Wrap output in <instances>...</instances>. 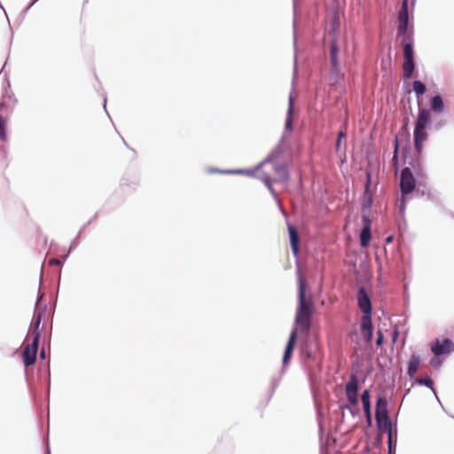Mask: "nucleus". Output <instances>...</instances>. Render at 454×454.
<instances>
[{
	"mask_svg": "<svg viewBox=\"0 0 454 454\" xmlns=\"http://www.w3.org/2000/svg\"><path fill=\"white\" fill-rule=\"evenodd\" d=\"M36 0H34V2H35Z\"/></svg>",
	"mask_w": 454,
	"mask_h": 454,
	"instance_id": "72a5a7b5",
	"label": "nucleus"
},
{
	"mask_svg": "<svg viewBox=\"0 0 454 454\" xmlns=\"http://www.w3.org/2000/svg\"><path fill=\"white\" fill-rule=\"evenodd\" d=\"M338 52L339 47L336 41H333L331 43L330 54L333 67L335 68L338 66Z\"/></svg>",
	"mask_w": 454,
	"mask_h": 454,
	"instance_id": "6ab92c4d",
	"label": "nucleus"
},
{
	"mask_svg": "<svg viewBox=\"0 0 454 454\" xmlns=\"http://www.w3.org/2000/svg\"><path fill=\"white\" fill-rule=\"evenodd\" d=\"M314 313V304L311 298L306 297V286L301 277L299 278L298 307L295 314V327L297 333H307L311 327V319Z\"/></svg>",
	"mask_w": 454,
	"mask_h": 454,
	"instance_id": "7ed1b4c3",
	"label": "nucleus"
},
{
	"mask_svg": "<svg viewBox=\"0 0 454 454\" xmlns=\"http://www.w3.org/2000/svg\"><path fill=\"white\" fill-rule=\"evenodd\" d=\"M361 334L367 343L372 340L373 326L372 317H362L360 322Z\"/></svg>",
	"mask_w": 454,
	"mask_h": 454,
	"instance_id": "9b49d317",
	"label": "nucleus"
},
{
	"mask_svg": "<svg viewBox=\"0 0 454 454\" xmlns=\"http://www.w3.org/2000/svg\"><path fill=\"white\" fill-rule=\"evenodd\" d=\"M391 450H392L391 440H389V452H391Z\"/></svg>",
	"mask_w": 454,
	"mask_h": 454,
	"instance_id": "2f4dec72",
	"label": "nucleus"
},
{
	"mask_svg": "<svg viewBox=\"0 0 454 454\" xmlns=\"http://www.w3.org/2000/svg\"><path fill=\"white\" fill-rule=\"evenodd\" d=\"M40 356H41L43 359L45 357V352H44V350H43V349L40 352Z\"/></svg>",
	"mask_w": 454,
	"mask_h": 454,
	"instance_id": "c85d7f7f",
	"label": "nucleus"
},
{
	"mask_svg": "<svg viewBox=\"0 0 454 454\" xmlns=\"http://www.w3.org/2000/svg\"><path fill=\"white\" fill-rule=\"evenodd\" d=\"M357 304L363 312L362 317H372V302L364 287H361L357 293Z\"/></svg>",
	"mask_w": 454,
	"mask_h": 454,
	"instance_id": "6e6552de",
	"label": "nucleus"
},
{
	"mask_svg": "<svg viewBox=\"0 0 454 454\" xmlns=\"http://www.w3.org/2000/svg\"><path fill=\"white\" fill-rule=\"evenodd\" d=\"M430 107L435 113H442L444 110V103L441 96L436 95L431 98Z\"/></svg>",
	"mask_w": 454,
	"mask_h": 454,
	"instance_id": "dca6fc26",
	"label": "nucleus"
},
{
	"mask_svg": "<svg viewBox=\"0 0 454 454\" xmlns=\"http://www.w3.org/2000/svg\"><path fill=\"white\" fill-rule=\"evenodd\" d=\"M365 224L361 231L360 234V244L362 247H367L369 245V242L371 240L372 235H371V224L370 222L364 218Z\"/></svg>",
	"mask_w": 454,
	"mask_h": 454,
	"instance_id": "2eb2a0df",
	"label": "nucleus"
},
{
	"mask_svg": "<svg viewBox=\"0 0 454 454\" xmlns=\"http://www.w3.org/2000/svg\"><path fill=\"white\" fill-rule=\"evenodd\" d=\"M346 396L349 403L356 406L358 403V380L355 374H352L345 387Z\"/></svg>",
	"mask_w": 454,
	"mask_h": 454,
	"instance_id": "0eeeda50",
	"label": "nucleus"
},
{
	"mask_svg": "<svg viewBox=\"0 0 454 454\" xmlns=\"http://www.w3.org/2000/svg\"><path fill=\"white\" fill-rule=\"evenodd\" d=\"M6 138V120L0 115V139L5 141Z\"/></svg>",
	"mask_w": 454,
	"mask_h": 454,
	"instance_id": "5701e85b",
	"label": "nucleus"
},
{
	"mask_svg": "<svg viewBox=\"0 0 454 454\" xmlns=\"http://www.w3.org/2000/svg\"><path fill=\"white\" fill-rule=\"evenodd\" d=\"M396 336H397V332L395 333L393 341H395Z\"/></svg>",
	"mask_w": 454,
	"mask_h": 454,
	"instance_id": "7c9ffc66",
	"label": "nucleus"
},
{
	"mask_svg": "<svg viewBox=\"0 0 454 454\" xmlns=\"http://www.w3.org/2000/svg\"><path fill=\"white\" fill-rule=\"evenodd\" d=\"M415 382L419 385H425L427 386V387L431 388L432 390H434V381L432 380L431 378L429 377H426V378H416L415 379Z\"/></svg>",
	"mask_w": 454,
	"mask_h": 454,
	"instance_id": "4be33fe9",
	"label": "nucleus"
},
{
	"mask_svg": "<svg viewBox=\"0 0 454 454\" xmlns=\"http://www.w3.org/2000/svg\"><path fill=\"white\" fill-rule=\"evenodd\" d=\"M431 350L437 356L449 354L454 350V343L450 339H444L442 342L437 340L431 344Z\"/></svg>",
	"mask_w": 454,
	"mask_h": 454,
	"instance_id": "9d476101",
	"label": "nucleus"
},
{
	"mask_svg": "<svg viewBox=\"0 0 454 454\" xmlns=\"http://www.w3.org/2000/svg\"><path fill=\"white\" fill-rule=\"evenodd\" d=\"M430 111L427 108H419L413 131L414 147L417 156L413 159L404 155V163H407L409 167H405L401 171L400 176V191L402 196L400 199L399 207L401 212L404 211L405 209L407 200L406 196L411 193L415 189L416 182L412 174V170L418 176H420L423 172L420 155L424 149V144L428 137V134L426 129L430 123Z\"/></svg>",
	"mask_w": 454,
	"mask_h": 454,
	"instance_id": "f257e3e1",
	"label": "nucleus"
},
{
	"mask_svg": "<svg viewBox=\"0 0 454 454\" xmlns=\"http://www.w3.org/2000/svg\"><path fill=\"white\" fill-rule=\"evenodd\" d=\"M294 110V102L293 97L290 96L287 117H286V129H288V130L292 129Z\"/></svg>",
	"mask_w": 454,
	"mask_h": 454,
	"instance_id": "a211bd4d",
	"label": "nucleus"
},
{
	"mask_svg": "<svg viewBox=\"0 0 454 454\" xmlns=\"http://www.w3.org/2000/svg\"><path fill=\"white\" fill-rule=\"evenodd\" d=\"M444 124H445V122H444V121H443V122H439V123L437 124V127H438V128H440V127H442V125H444Z\"/></svg>",
	"mask_w": 454,
	"mask_h": 454,
	"instance_id": "c756f323",
	"label": "nucleus"
},
{
	"mask_svg": "<svg viewBox=\"0 0 454 454\" xmlns=\"http://www.w3.org/2000/svg\"><path fill=\"white\" fill-rule=\"evenodd\" d=\"M412 88L418 98H419V97L422 96L427 90L426 85L420 81H414L412 83ZM418 103H420L419 99H418Z\"/></svg>",
	"mask_w": 454,
	"mask_h": 454,
	"instance_id": "412c9836",
	"label": "nucleus"
},
{
	"mask_svg": "<svg viewBox=\"0 0 454 454\" xmlns=\"http://www.w3.org/2000/svg\"><path fill=\"white\" fill-rule=\"evenodd\" d=\"M384 336L381 331H378L377 333V340H376V345L381 346L383 343Z\"/></svg>",
	"mask_w": 454,
	"mask_h": 454,
	"instance_id": "a878e982",
	"label": "nucleus"
},
{
	"mask_svg": "<svg viewBox=\"0 0 454 454\" xmlns=\"http://www.w3.org/2000/svg\"><path fill=\"white\" fill-rule=\"evenodd\" d=\"M364 414H365V417H366L368 424L371 425L372 424V413H371V411H369L368 413H364Z\"/></svg>",
	"mask_w": 454,
	"mask_h": 454,
	"instance_id": "cd10ccee",
	"label": "nucleus"
},
{
	"mask_svg": "<svg viewBox=\"0 0 454 454\" xmlns=\"http://www.w3.org/2000/svg\"><path fill=\"white\" fill-rule=\"evenodd\" d=\"M28 337L26 339V344L22 351V361L26 367L31 366L35 363L36 356L38 352L39 340L37 336L32 338V342L29 343Z\"/></svg>",
	"mask_w": 454,
	"mask_h": 454,
	"instance_id": "423d86ee",
	"label": "nucleus"
},
{
	"mask_svg": "<svg viewBox=\"0 0 454 454\" xmlns=\"http://www.w3.org/2000/svg\"><path fill=\"white\" fill-rule=\"evenodd\" d=\"M387 242H391V241H392V237H388V238L387 239Z\"/></svg>",
	"mask_w": 454,
	"mask_h": 454,
	"instance_id": "473e14b6",
	"label": "nucleus"
},
{
	"mask_svg": "<svg viewBox=\"0 0 454 454\" xmlns=\"http://www.w3.org/2000/svg\"><path fill=\"white\" fill-rule=\"evenodd\" d=\"M361 401H362L364 413H368L369 411H371V401H370L369 390L366 389L362 393Z\"/></svg>",
	"mask_w": 454,
	"mask_h": 454,
	"instance_id": "aec40b11",
	"label": "nucleus"
},
{
	"mask_svg": "<svg viewBox=\"0 0 454 454\" xmlns=\"http://www.w3.org/2000/svg\"><path fill=\"white\" fill-rule=\"evenodd\" d=\"M296 340H297V331L293 330L291 332L287 345L286 347L284 357H283V363L285 364L288 363V361L293 354V351L295 347Z\"/></svg>",
	"mask_w": 454,
	"mask_h": 454,
	"instance_id": "f8f14e48",
	"label": "nucleus"
},
{
	"mask_svg": "<svg viewBox=\"0 0 454 454\" xmlns=\"http://www.w3.org/2000/svg\"><path fill=\"white\" fill-rule=\"evenodd\" d=\"M345 137H346V133L344 131L339 132L337 141H336V149L337 150L340 149L341 139Z\"/></svg>",
	"mask_w": 454,
	"mask_h": 454,
	"instance_id": "393cba45",
	"label": "nucleus"
},
{
	"mask_svg": "<svg viewBox=\"0 0 454 454\" xmlns=\"http://www.w3.org/2000/svg\"><path fill=\"white\" fill-rule=\"evenodd\" d=\"M375 417L380 429L391 430L392 424L387 411V400L384 396H380L377 400Z\"/></svg>",
	"mask_w": 454,
	"mask_h": 454,
	"instance_id": "39448f33",
	"label": "nucleus"
},
{
	"mask_svg": "<svg viewBox=\"0 0 454 454\" xmlns=\"http://www.w3.org/2000/svg\"><path fill=\"white\" fill-rule=\"evenodd\" d=\"M421 364V359L419 355L412 354L408 362L407 374L410 378H414Z\"/></svg>",
	"mask_w": 454,
	"mask_h": 454,
	"instance_id": "ddd939ff",
	"label": "nucleus"
},
{
	"mask_svg": "<svg viewBox=\"0 0 454 454\" xmlns=\"http://www.w3.org/2000/svg\"><path fill=\"white\" fill-rule=\"evenodd\" d=\"M408 22H409V14H408V2L407 0H403L402 4L401 10L398 13V35H404L408 31Z\"/></svg>",
	"mask_w": 454,
	"mask_h": 454,
	"instance_id": "1a4fd4ad",
	"label": "nucleus"
},
{
	"mask_svg": "<svg viewBox=\"0 0 454 454\" xmlns=\"http://www.w3.org/2000/svg\"><path fill=\"white\" fill-rule=\"evenodd\" d=\"M41 320H42V313L38 312L37 315L35 317V318L32 322V325H31V328H30V333H31L32 337L34 338V336H37V340H39V338H40L39 326L41 324Z\"/></svg>",
	"mask_w": 454,
	"mask_h": 454,
	"instance_id": "f3484780",
	"label": "nucleus"
},
{
	"mask_svg": "<svg viewBox=\"0 0 454 454\" xmlns=\"http://www.w3.org/2000/svg\"><path fill=\"white\" fill-rule=\"evenodd\" d=\"M288 232L290 236V243L292 251L294 255H298L299 254V234L295 227L293 225H288Z\"/></svg>",
	"mask_w": 454,
	"mask_h": 454,
	"instance_id": "4468645a",
	"label": "nucleus"
},
{
	"mask_svg": "<svg viewBox=\"0 0 454 454\" xmlns=\"http://www.w3.org/2000/svg\"><path fill=\"white\" fill-rule=\"evenodd\" d=\"M403 74L404 79H410L415 69L414 51L412 41L410 36L403 40Z\"/></svg>",
	"mask_w": 454,
	"mask_h": 454,
	"instance_id": "20e7f679",
	"label": "nucleus"
},
{
	"mask_svg": "<svg viewBox=\"0 0 454 454\" xmlns=\"http://www.w3.org/2000/svg\"><path fill=\"white\" fill-rule=\"evenodd\" d=\"M212 173L246 174L256 177L265 184L272 194H275V190L272 186L273 183H287L289 180L288 164L282 159V148L280 146L274 148L267 158L254 169H213Z\"/></svg>",
	"mask_w": 454,
	"mask_h": 454,
	"instance_id": "f03ea898",
	"label": "nucleus"
},
{
	"mask_svg": "<svg viewBox=\"0 0 454 454\" xmlns=\"http://www.w3.org/2000/svg\"><path fill=\"white\" fill-rule=\"evenodd\" d=\"M392 161H393V165H394L395 170H397V168H398V141H397V138H395V150H394V155H393Z\"/></svg>",
	"mask_w": 454,
	"mask_h": 454,
	"instance_id": "b1692460",
	"label": "nucleus"
},
{
	"mask_svg": "<svg viewBox=\"0 0 454 454\" xmlns=\"http://www.w3.org/2000/svg\"><path fill=\"white\" fill-rule=\"evenodd\" d=\"M49 264L50 265H56V266H59L61 264V262L59 260V259H51L49 261Z\"/></svg>",
	"mask_w": 454,
	"mask_h": 454,
	"instance_id": "bb28decb",
	"label": "nucleus"
}]
</instances>
